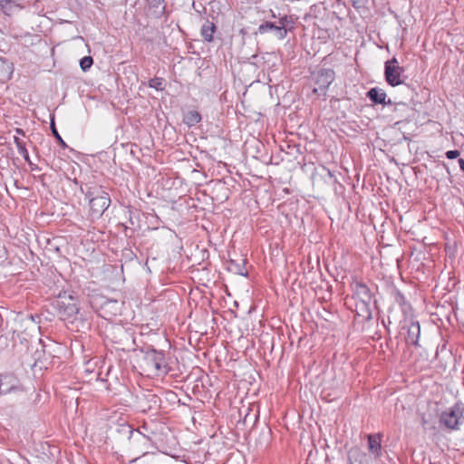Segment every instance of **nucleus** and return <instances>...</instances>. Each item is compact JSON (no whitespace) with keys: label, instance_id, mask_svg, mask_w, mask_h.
I'll list each match as a JSON object with an SVG mask.
<instances>
[{"label":"nucleus","instance_id":"5701e85b","mask_svg":"<svg viewBox=\"0 0 464 464\" xmlns=\"http://www.w3.org/2000/svg\"><path fill=\"white\" fill-rule=\"evenodd\" d=\"M143 397L146 399V402H148V404L152 405V409H156L158 407L160 399L157 395L149 393V394H144Z\"/></svg>","mask_w":464,"mask_h":464},{"label":"nucleus","instance_id":"aec40b11","mask_svg":"<svg viewBox=\"0 0 464 464\" xmlns=\"http://www.w3.org/2000/svg\"><path fill=\"white\" fill-rule=\"evenodd\" d=\"M149 87L156 89L157 91H162L163 79L160 77H154L149 81Z\"/></svg>","mask_w":464,"mask_h":464},{"label":"nucleus","instance_id":"39448f33","mask_svg":"<svg viewBox=\"0 0 464 464\" xmlns=\"http://www.w3.org/2000/svg\"><path fill=\"white\" fill-rule=\"evenodd\" d=\"M58 314L63 320L70 319L79 313V307L76 299L69 295L68 296L59 295L56 301Z\"/></svg>","mask_w":464,"mask_h":464},{"label":"nucleus","instance_id":"7c9ffc66","mask_svg":"<svg viewBox=\"0 0 464 464\" xmlns=\"http://www.w3.org/2000/svg\"><path fill=\"white\" fill-rule=\"evenodd\" d=\"M272 17L276 18V14L272 12Z\"/></svg>","mask_w":464,"mask_h":464},{"label":"nucleus","instance_id":"20e7f679","mask_svg":"<svg viewBox=\"0 0 464 464\" xmlns=\"http://www.w3.org/2000/svg\"><path fill=\"white\" fill-rule=\"evenodd\" d=\"M464 404L457 402L440 414V421L449 430H459L464 421Z\"/></svg>","mask_w":464,"mask_h":464},{"label":"nucleus","instance_id":"0eeeda50","mask_svg":"<svg viewBox=\"0 0 464 464\" xmlns=\"http://www.w3.org/2000/svg\"><path fill=\"white\" fill-rule=\"evenodd\" d=\"M404 69L399 66V63L395 57L385 62L384 76L387 83L391 86H397L403 82L401 79Z\"/></svg>","mask_w":464,"mask_h":464},{"label":"nucleus","instance_id":"f3484780","mask_svg":"<svg viewBox=\"0 0 464 464\" xmlns=\"http://www.w3.org/2000/svg\"><path fill=\"white\" fill-rule=\"evenodd\" d=\"M164 0H147V4L150 9H153L154 13L160 16L164 13L165 6L162 5Z\"/></svg>","mask_w":464,"mask_h":464},{"label":"nucleus","instance_id":"2f4dec72","mask_svg":"<svg viewBox=\"0 0 464 464\" xmlns=\"http://www.w3.org/2000/svg\"><path fill=\"white\" fill-rule=\"evenodd\" d=\"M348 461H349V464H353V462H352L350 458H349Z\"/></svg>","mask_w":464,"mask_h":464},{"label":"nucleus","instance_id":"b1692460","mask_svg":"<svg viewBox=\"0 0 464 464\" xmlns=\"http://www.w3.org/2000/svg\"><path fill=\"white\" fill-rule=\"evenodd\" d=\"M395 302L399 304L401 306H404L406 304V299L402 293L397 291L394 295Z\"/></svg>","mask_w":464,"mask_h":464},{"label":"nucleus","instance_id":"393cba45","mask_svg":"<svg viewBox=\"0 0 464 464\" xmlns=\"http://www.w3.org/2000/svg\"><path fill=\"white\" fill-rule=\"evenodd\" d=\"M459 156V151L457 150H449L446 152V157L449 159V160H454V159H457L458 157Z\"/></svg>","mask_w":464,"mask_h":464},{"label":"nucleus","instance_id":"f03ea898","mask_svg":"<svg viewBox=\"0 0 464 464\" xmlns=\"http://www.w3.org/2000/svg\"><path fill=\"white\" fill-rule=\"evenodd\" d=\"M142 352L144 353L142 360L145 372L157 376L168 373L169 366L163 352L154 348H147V350H142Z\"/></svg>","mask_w":464,"mask_h":464},{"label":"nucleus","instance_id":"412c9836","mask_svg":"<svg viewBox=\"0 0 464 464\" xmlns=\"http://www.w3.org/2000/svg\"><path fill=\"white\" fill-rule=\"evenodd\" d=\"M93 59L91 56H84L80 60V67L83 72H87L92 65Z\"/></svg>","mask_w":464,"mask_h":464},{"label":"nucleus","instance_id":"cd10ccee","mask_svg":"<svg viewBox=\"0 0 464 464\" xmlns=\"http://www.w3.org/2000/svg\"><path fill=\"white\" fill-rule=\"evenodd\" d=\"M32 170H37L38 167L33 163V165H29Z\"/></svg>","mask_w":464,"mask_h":464},{"label":"nucleus","instance_id":"bb28decb","mask_svg":"<svg viewBox=\"0 0 464 464\" xmlns=\"http://www.w3.org/2000/svg\"><path fill=\"white\" fill-rule=\"evenodd\" d=\"M15 132L20 135H24V131L22 129H16Z\"/></svg>","mask_w":464,"mask_h":464},{"label":"nucleus","instance_id":"ddd939ff","mask_svg":"<svg viewBox=\"0 0 464 464\" xmlns=\"http://www.w3.org/2000/svg\"><path fill=\"white\" fill-rule=\"evenodd\" d=\"M227 269L235 274L246 276L247 270L246 268V259L239 258L238 260L230 259L227 264Z\"/></svg>","mask_w":464,"mask_h":464},{"label":"nucleus","instance_id":"6ab92c4d","mask_svg":"<svg viewBox=\"0 0 464 464\" xmlns=\"http://www.w3.org/2000/svg\"><path fill=\"white\" fill-rule=\"evenodd\" d=\"M50 128H51V130H52V133H53V137L55 138L57 142L61 145V147L63 149L68 148V145L65 143V141L63 140V138L59 134V132H58V130H57V129L55 127V123H54L53 119L51 121Z\"/></svg>","mask_w":464,"mask_h":464},{"label":"nucleus","instance_id":"423d86ee","mask_svg":"<svg viewBox=\"0 0 464 464\" xmlns=\"http://www.w3.org/2000/svg\"><path fill=\"white\" fill-rule=\"evenodd\" d=\"M314 83L318 86L313 90L314 93L325 95L328 87L335 78V72L333 69L324 68L313 73Z\"/></svg>","mask_w":464,"mask_h":464},{"label":"nucleus","instance_id":"a878e982","mask_svg":"<svg viewBox=\"0 0 464 464\" xmlns=\"http://www.w3.org/2000/svg\"><path fill=\"white\" fill-rule=\"evenodd\" d=\"M459 164L460 169L464 172V160L459 159Z\"/></svg>","mask_w":464,"mask_h":464},{"label":"nucleus","instance_id":"1a4fd4ad","mask_svg":"<svg viewBox=\"0 0 464 464\" xmlns=\"http://www.w3.org/2000/svg\"><path fill=\"white\" fill-rule=\"evenodd\" d=\"M403 330L407 331L405 341L407 344L419 346V339L420 335V325L418 321H405Z\"/></svg>","mask_w":464,"mask_h":464},{"label":"nucleus","instance_id":"c756f323","mask_svg":"<svg viewBox=\"0 0 464 464\" xmlns=\"http://www.w3.org/2000/svg\"><path fill=\"white\" fill-rule=\"evenodd\" d=\"M327 173H328L329 177H333V174L329 169H327Z\"/></svg>","mask_w":464,"mask_h":464},{"label":"nucleus","instance_id":"c85d7f7f","mask_svg":"<svg viewBox=\"0 0 464 464\" xmlns=\"http://www.w3.org/2000/svg\"><path fill=\"white\" fill-rule=\"evenodd\" d=\"M392 100H391V99H388V100H386V102H385V103H383L382 105H392Z\"/></svg>","mask_w":464,"mask_h":464},{"label":"nucleus","instance_id":"9d476101","mask_svg":"<svg viewBox=\"0 0 464 464\" xmlns=\"http://www.w3.org/2000/svg\"><path fill=\"white\" fill-rule=\"evenodd\" d=\"M354 295L360 300L362 305L366 308L367 317H371V312L368 309V304L372 299V294L369 287L362 283L356 282L353 285Z\"/></svg>","mask_w":464,"mask_h":464},{"label":"nucleus","instance_id":"2eb2a0df","mask_svg":"<svg viewBox=\"0 0 464 464\" xmlns=\"http://www.w3.org/2000/svg\"><path fill=\"white\" fill-rule=\"evenodd\" d=\"M201 121V115L198 111H188L183 119L185 124L189 127L195 126Z\"/></svg>","mask_w":464,"mask_h":464},{"label":"nucleus","instance_id":"a211bd4d","mask_svg":"<svg viewBox=\"0 0 464 464\" xmlns=\"http://www.w3.org/2000/svg\"><path fill=\"white\" fill-rule=\"evenodd\" d=\"M18 5L11 0H0V10L5 14L11 15Z\"/></svg>","mask_w":464,"mask_h":464},{"label":"nucleus","instance_id":"4be33fe9","mask_svg":"<svg viewBox=\"0 0 464 464\" xmlns=\"http://www.w3.org/2000/svg\"><path fill=\"white\" fill-rule=\"evenodd\" d=\"M137 407L142 412H146V411L152 410V405L148 404V402H146V399L143 396L140 397L138 399V406Z\"/></svg>","mask_w":464,"mask_h":464},{"label":"nucleus","instance_id":"4468645a","mask_svg":"<svg viewBox=\"0 0 464 464\" xmlns=\"http://www.w3.org/2000/svg\"><path fill=\"white\" fill-rule=\"evenodd\" d=\"M216 30V24L209 20H206L201 26L200 34L206 42L211 43L214 40Z\"/></svg>","mask_w":464,"mask_h":464},{"label":"nucleus","instance_id":"dca6fc26","mask_svg":"<svg viewBox=\"0 0 464 464\" xmlns=\"http://www.w3.org/2000/svg\"><path fill=\"white\" fill-rule=\"evenodd\" d=\"M14 141L16 147H17L19 154L22 155V157L24 159V160L29 165H33V162L30 160V156H29L28 150H27V149L25 147V143L20 138H18L16 136L14 137Z\"/></svg>","mask_w":464,"mask_h":464},{"label":"nucleus","instance_id":"7ed1b4c3","mask_svg":"<svg viewBox=\"0 0 464 464\" xmlns=\"http://www.w3.org/2000/svg\"><path fill=\"white\" fill-rule=\"evenodd\" d=\"M293 24L291 16L283 15L279 16L276 22L265 21L259 24L257 32L260 34H266L267 33L273 34L277 40H283L287 35L288 24Z\"/></svg>","mask_w":464,"mask_h":464},{"label":"nucleus","instance_id":"9b49d317","mask_svg":"<svg viewBox=\"0 0 464 464\" xmlns=\"http://www.w3.org/2000/svg\"><path fill=\"white\" fill-rule=\"evenodd\" d=\"M382 438L381 433H374L367 435L368 451L373 455L375 459L382 456Z\"/></svg>","mask_w":464,"mask_h":464},{"label":"nucleus","instance_id":"6e6552de","mask_svg":"<svg viewBox=\"0 0 464 464\" xmlns=\"http://www.w3.org/2000/svg\"><path fill=\"white\" fill-rule=\"evenodd\" d=\"M19 392H23V386L14 373L0 374V396Z\"/></svg>","mask_w":464,"mask_h":464},{"label":"nucleus","instance_id":"f8f14e48","mask_svg":"<svg viewBox=\"0 0 464 464\" xmlns=\"http://www.w3.org/2000/svg\"><path fill=\"white\" fill-rule=\"evenodd\" d=\"M366 96L374 104H383L386 102V92L378 87L371 88L367 92Z\"/></svg>","mask_w":464,"mask_h":464},{"label":"nucleus","instance_id":"f257e3e1","mask_svg":"<svg viewBox=\"0 0 464 464\" xmlns=\"http://www.w3.org/2000/svg\"><path fill=\"white\" fill-rule=\"evenodd\" d=\"M80 190L89 199L93 217L100 218L111 204L109 194L99 185H81Z\"/></svg>","mask_w":464,"mask_h":464}]
</instances>
